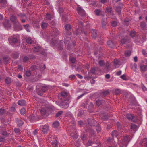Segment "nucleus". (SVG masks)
I'll return each mask as SVG.
<instances>
[{
    "instance_id": "f257e3e1",
    "label": "nucleus",
    "mask_w": 147,
    "mask_h": 147,
    "mask_svg": "<svg viewBox=\"0 0 147 147\" xmlns=\"http://www.w3.org/2000/svg\"><path fill=\"white\" fill-rule=\"evenodd\" d=\"M68 95V93L65 91H62L58 95L59 98L63 100L64 104L68 105L69 103V98L67 97Z\"/></svg>"
},
{
    "instance_id": "f03ea898",
    "label": "nucleus",
    "mask_w": 147,
    "mask_h": 147,
    "mask_svg": "<svg viewBox=\"0 0 147 147\" xmlns=\"http://www.w3.org/2000/svg\"><path fill=\"white\" fill-rule=\"evenodd\" d=\"M33 51L35 52H40L41 54L44 55L45 51L39 45H37L35 46L33 49Z\"/></svg>"
},
{
    "instance_id": "7ed1b4c3",
    "label": "nucleus",
    "mask_w": 147,
    "mask_h": 147,
    "mask_svg": "<svg viewBox=\"0 0 147 147\" xmlns=\"http://www.w3.org/2000/svg\"><path fill=\"white\" fill-rule=\"evenodd\" d=\"M64 43L66 46L68 47L71 46L72 44L73 45H75V44L72 42L71 40L70 37L66 36L64 38Z\"/></svg>"
},
{
    "instance_id": "20e7f679",
    "label": "nucleus",
    "mask_w": 147,
    "mask_h": 147,
    "mask_svg": "<svg viewBox=\"0 0 147 147\" xmlns=\"http://www.w3.org/2000/svg\"><path fill=\"white\" fill-rule=\"evenodd\" d=\"M65 30L64 33L68 36H69L71 34V27L69 24H67L65 26Z\"/></svg>"
},
{
    "instance_id": "39448f33",
    "label": "nucleus",
    "mask_w": 147,
    "mask_h": 147,
    "mask_svg": "<svg viewBox=\"0 0 147 147\" xmlns=\"http://www.w3.org/2000/svg\"><path fill=\"white\" fill-rule=\"evenodd\" d=\"M82 33H83L85 35H86L87 34L86 32L84 31L83 29H81L78 27L74 32V34L78 36H80Z\"/></svg>"
},
{
    "instance_id": "423d86ee",
    "label": "nucleus",
    "mask_w": 147,
    "mask_h": 147,
    "mask_svg": "<svg viewBox=\"0 0 147 147\" xmlns=\"http://www.w3.org/2000/svg\"><path fill=\"white\" fill-rule=\"evenodd\" d=\"M77 9L79 14L81 17H83L86 16V13L84 11L80 6H78Z\"/></svg>"
},
{
    "instance_id": "0eeeda50",
    "label": "nucleus",
    "mask_w": 147,
    "mask_h": 147,
    "mask_svg": "<svg viewBox=\"0 0 147 147\" xmlns=\"http://www.w3.org/2000/svg\"><path fill=\"white\" fill-rule=\"evenodd\" d=\"M51 109V107L47 104L45 107L41 108L40 111V113L42 115H45L46 113L47 110Z\"/></svg>"
},
{
    "instance_id": "6e6552de",
    "label": "nucleus",
    "mask_w": 147,
    "mask_h": 147,
    "mask_svg": "<svg viewBox=\"0 0 147 147\" xmlns=\"http://www.w3.org/2000/svg\"><path fill=\"white\" fill-rule=\"evenodd\" d=\"M68 127L70 130V132L71 133L74 134H76V130L75 128V125L73 123L71 125L68 126Z\"/></svg>"
},
{
    "instance_id": "1a4fd4ad",
    "label": "nucleus",
    "mask_w": 147,
    "mask_h": 147,
    "mask_svg": "<svg viewBox=\"0 0 147 147\" xmlns=\"http://www.w3.org/2000/svg\"><path fill=\"white\" fill-rule=\"evenodd\" d=\"M40 127V128H42L41 131L43 134H47L49 130V126L47 125L42 126Z\"/></svg>"
},
{
    "instance_id": "9d476101",
    "label": "nucleus",
    "mask_w": 147,
    "mask_h": 147,
    "mask_svg": "<svg viewBox=\"0 0 147 147\" xmlns=\"http://www.w3.org/2000/svg\"><path fill=\"white\" fill-rule=\"evenodd\" d=\"M10 20L13 24L16 25H19L20 23L17 20L16 17L14 15L10 17Z\"/></svg>"
},
{
    "instance_id": "9b49d317",
    "label": "nucleus",
    "mask_w": 147,
    "mask_h": 147,
    "mask_svg": "<svg viewBox=\"0 0 147 147\" xmlns=\"http://www.w3.org/2000/svg\"><path fill=\"white\" fill-rule=\"evenodd\" d=\"M51 33V36H55L59 35L60 34V32L57 28L53 29V30Z\"/></svg>"
},
{
    "instance_id": "f8f14e48",
    "label": "nucleus",
    "mask_w": 147,
    "mask_h": 147,
    "mask_svg": "<svg viewBox=\"0 0 147 147\" xmlns=\"http://www.w3.org/2000/svg\"><path fill=\"white\" fill-rule=\"evenodd\" d=\"M4 129H3L2 127H0V134H1L4 136L3 137H5V138L8 136L9 134L7 133L6 131H4L3 130Z\"/></svg>"
},
{
    "instance_id": "ddd939ff",
    "label": "nucleus",
    "mask_w": 147,
    "mask_h": 147,
    "mask_svg": "<svg viewBox=\"0 0 147 147\" xmlns=\"http://www.w3.org/2000/svg\"><path fill=\"white\" fill-rule=\"evenodd\" d=\"M88 124L91 126H94L96 124V123H97L96 121L91 118L88 119Z\"/></svg>"
},
{
    "instance_id": "4468645a",
    "label": "nucleus",
    "mask_w": 147,
    "mask_h": 147,
    "mask_svg": "<svg viewBox=\"0 0 147 147\" xmlns=\"http://www.w3.org/2000/svg\"><path fill=\"white\" fill-rule=\"evenodd\" d=\"M108 46L111 48H114L115 46V43L111 40H109L107 42Z\"/></svg>"
},
{
    "instance_id": "2eb2a0df",
    "label": "nucleus",
    "mask_w": 147,
    "mask_h": 147,
    "mask_svg": "<svg viewBox=\"0 0 147 147\" xmlns=\"http://www.w3.org/2000/svg\"><path fill=\"white\" fill-rule=\"evenodd\" d=\"M8 40L10 43H15L17 42L18 40L17 38L12 36L11 38H8Z\"/></svg>"
},
{
    "instance_id": "dca6fc26",
    "label": "nucleus",
    "mask_w": 147,
    "mask_h": 147,
    "mask_svg": "<svg viewBox=\"0 0 147 147\" xmlns=\"http://www.w3.org/2000/svg\"><path fill=\"white\" fill-rule=\"evenodd\" d=\"M16 121L18 127L21 126L24 124V122L20 119L16 118Z\"/></svg>"
},
{
    "instance_id": "f3484780",
    "label": "nucleus",
    "mask_w": 147,
    "mask_h": 147,
    "mask_svg": "<svg viewBox=\"0 0 147 147\" xmlns=\"http://www.w3.org/2000/svg\"><path fill=\"white\" fill-rule=\"evenodd\" d=\"M101 24L102 28L104 29H106L107 25L106 20L105 19H102Z\"/></svg>"
},
{
    "instance_id": "a211bd4d",
    "label": "nucleus",
    "mask_w": 147,
    "mask_h": 147,
    "mask_svg": "<svg viewBox=\"0 0 147 147\" xmlns=\"http://www.w3.org/2000/svg\"><path fill=\"white\" fill-rule=\"evenodd\" d=\"M140 26L143 30H146L147 29V25L144 22H142L140 23Z\"/></svg>"
},
{
    "instance_id": "6ab92c4d",
    "label": "nucleus",
    "mask_w": 147,
    "mask_h": 147,
    "mask_svg": "<svg viewBox=\"0 0 147 147\" xmlns=\"http://www.w3.org/2000/svg\"><path fill=\"white\" fill-rule=\"evenodd\" d=\"M38 117V116L36 114H32L30 116L29 119L32 122L36 119Z\"/></svg>"
},
{
    "instance_id": "aec40b11",
    "label": "nucleus",
    "mask_w": 147,
    "mask_h": 147,
    "mask_svg": "<svg viewBox=\"0 0 147 147\" xmlns=\"http://www.w3.org/2000/svg\"><path fill=\"white\" fill-rule=\"evenodd\" d=\"M140 69L142 72H144L147 70V64L142 65L140 66Z\"/></svg>"
},
{
    "instance_id": "412c9836",
    "label": "nucleus",
    "mask_w": 147,
    "mask_h": 147,
    "mask_svg": "<svg viewBox=\"0 0 147 147\" xmlns=\"http://www.w3.org/2000/svg\"><path fill=\"white\" fill-rule=\"evenodd\" d=\"M18 104L21 106H24L26 104V101L23 100H19L18 102Z\"/></svg>"
},
{
    "instance_id": "4be33fe9",
    "label": "nucleus",
    "mask_w": 147,
    "mask_h": 147,
    "mask_svg": "<svg viewBox=\"0 0 147 147\" xmlns=\"http://www.w3.org/2000/svg\"><path fill=\"white\" fill-rule=\"evenodd\" d=\"M91 36L94 39H95L97 36V35L96 31L94 29L92 30L91 31Z\"/></svg>"
},
{
    "instance_id": "5701e85b",
    "label": "nucleus",
    "mask_w": 147,
    "mask_h": 147,
    "mask_svg": "<svg viewBox=\"0 0 147 147\" xmlns=\"http://www.w3.org/2000/svg\"><path fill=\"white\" fill-rule=\"evenodd\" d=\"M113 64L114 66L117 68L119 67V66L121 64L119 61L118 60H114Z\"/></svg>"
},
{
    "instance_id": "b1692460",
    "label": "nucleus",
    "mask_w": 147,
    "mask_h": 147,
    "mask_svg": "<svg viewBox=\"0 0 147 147\" xmlns=\"http://www.w3.org/2000/svg\"><path fill=\"white\" fill-rule=\"evenodd\" d=\"M129 136L128 135H127L124 136L123 138V140L124 142H126L127 143L126 145H127L128 143L130 141L131 139H129Z\"/></svg>"
},
{
    "instance_id": "393cba45",
    "label": "nucleus",
    "mask_w": 147,
    "mask_h": 147,
    "mask_svg": "<svg viewBox=\"0 0 147 147\" xmlns=\"http://www.w3.org/2000/svg\"><path fill=\"white\" fill-rule=\"evenodd\" d=\"M87 132H88L89 134L91 136H93L94 135V131L92 129H88L86 130Z\"/></svg>"
},
{
    "instance_id": "a878e982",
    "label": "nucleus",
    "mask_w": 147,
    "mask_h": 147,
    "mask_svg": "<svg viewBox=\"0 0 147 147\" xmlns=\"http://www.w3.org/2000/svg\"><path fill=\"white\" fill-rule=\"evenodd\" d=\"M26 42L28 44H32L34 43V40L30 37L26 39Z\"/></svg>"
},
{
    "instance_id": "bb28decb",
    "label": "nucleus",
    "mask_w": 147,
    "mask_h": 147,
    "mask_svg": "<svg viewBox=\"0 0 147 147\" xmlns=\"http://www.w3.org/2000/svg\"><path fill=\"white\" fill-rule=\"evenodd\" d=\"M1 1H0V4L2 7H6L7 4L6 0H1Z\"/></svg>"
},
{
    "instance_id": "cd10ccee",
    "label": "nucleus",
    "mask_w": 147,
    "mask_h": 147,
    "mask_svg": "<svg viewBox=\"0 0 147 147\" xmlns=\"http://www.w3.org/2000/svg\"><path fill=\"white\" fill-rule=\"evenodd\" d=\"M3 24L5 27L7 28L10 27L11 26V24L7 21H5V22H4L3 23Z\"/></svg>"
},
{
    "instance_id": "c85d7f7f",
    "label": "nucleus",
    "mask_w": 147,
    "mask_h": 147,
    "mask_svg": "<svg viewBox=\"0 0 147 147\" xmlns=\"http://www.w3.org/2000/svg\"><path fill=\"white\" fill-rule=\"evenodd\" d=\"M3 60L4 63L6 64L8 63L9 58L8 56L4 57L3 58Z\"/></svg>"
},
{
    "instance_id": "c756f323",
    "label": "nucleus",
    "mask_w": 147,
    "mask_h": 147,
    "mask_svg": "<svg viewBox=\"0 0 147 147\" xmlns=\"http://www.w3.org/2000/svg\"><path fill=\"white\" fill-rule=\"evenodd\" d=\"M48 25V23L45 22H42L41 24V27L42 29H46Z\"/></svg>"
},
{
    "instance_id": "7c9ffc66",
    "label": "nucleus",
    "mask_w": 147,
    "mask_h": 147,
    "mask_svg": "<svg viewBox=\"0 0 147 147\" xmlns=\"http://www.w3.org/2000/svg\"><path fill=\"white\" fill-rule=\"evenodd\" d=\"M77 24V25L78 26V27L81 29H83L82 28L84 26V23L82 22L81 21H79L78 23Z\"/></svg>"
},
{
    "instance_id": "2f4dec72",
    "label": "nucleus",
    "mask_w": 147,
    "mask_h": 147,
    "mask_svg": "<svg viewBox=\"0 0 147 147\" xmlns=\"http://www.w3.org/2000/svg\"><path fill=\"white\" fill-rule=\"evenodd\" d=\"M48 90V87L46 86H42L41 88V90L44 93L46 92Z\"/></svg>"
},
{
    "instance_id": "473e14b6",
    "label": "nucleus",
    "mask_w": 147,
    "mask_h": 147,
    "mask_svg": "<svg viewBox=\"0 0 147 147\" xmlns=\"http://www.w3.org/2000/svg\"><path fill=\"white\" fill-rule=\"evenodd\" d=\"M58 142L55 140H53L52 143V144L53 147H58Z\"/></svg>"
},
{
    "instance_id": "72a5a7b5",
    "label": "nucleus",
    "mask_w": 147,
    "mask_h": 147,
    "mask_svg": "<svg viewBox=\"0 0 147 147\" xmlns=\"http://www.w3.org/2000/svg\"><path fill=\"white\" fill-rule=\"evenodd\" d=\"M129 23V20L127 18H125L124 21V24L128 26Z\"/></svg>"
},
{
    "instance_id": "f704fd0d",
    "label": "nucleus",
    "mask_w": 147,
    "mask_h": 147,
    "mask_svg": "<svg viewBox=\"0 0 147 147\" xmlns=\"http://www.w3.org/2000/svg\"><path fill=\"white\" fill-rule=\"evenodd\" d=\"M118 134L117 131L115 130L113 131L111 133V135L113 138L114 137H117Z\"/></svg>"
},
{
    "instance_id": "c9c22d12",
    "label": "nucleus",
    "mask_w": 147,
    "mask_h": 147,
    "mask_svg": "<svg viewBox=\"0 0 147 147\" xmlns=\"http://www.w3.org/2000/svg\"><path fill=\"white\" fill-rule=\"evenodd\" d=\"M94 12L95 14L97 16H99L100 14L102 15L103 16H104V14H100L101 12V10L99 9H97L94 11Z\"/></svg>"
},
{
    "instance_id": "e433bc0d",
    "label": "nucleus",
    "mask_w": 147,
    "mask_h": 147,
    "mask_svg": "<svg viewBox=\"0 0 147 147\" xmlns=\"http://www.w3.org/2000/svg\"><path fill=\"white\" fill-rule=\"evenodd\" d=\"M138 127L135 124H132L131 126V129L134 131H136L138 129Z\"/></svg>"
},
{
    "instance_id": "4c0bfd02",
    "label": "nucleus",
    "mask_w": 147,
    "mask_h": 147,
    "mask_svg": "<svg viewBox=\"0 0 147 147\" xmlns=\"http://www.w3.org/2000/svg\"><path fill=\"white\" fill-rule=\"evenodd\" d=\"M34 23L33 26L34 27L37 28H39L40 27L39 22L36 21H34Z\"/></svg>"
},
{
    "instance_id": "58836bf2",
    "label": "nucleus",
    "mask_w": 147,
    "mask_h": 147,
    "mask_svg": "<svg viewBox=\"0 0 147 147\" xmlns=\"http://www.w3.org/2000/svg\"><path fill=\"white\" fill-rule=\"evenodd\" d=\"M63 40H61L58 47L59 49L61 50L63 49V45H62V44H63Z\"/></svg>"
},
{
    "instance_id": "ea45409f",
    "label": "nucleus",
    "mask_w": 147,
    "mask_h": 147,
    "mask_svg": "<svg viewBox=\"0 0 147 147\" xmlns=\"http://www.w3.org/2000/svg\"><path fill=\"white\" fill-rule=\"evenodd\" d=\"M59 125V123L58 121H56L53 124V127L55 128H57Z\"/></svg>"
},
{
    "instance_id": "a19ab883",
    "label": "nucleus",
    "mask_w": 147,
    "mask_h": 147,
    "mask_svg": "<svg viewBox=\"0 0 147 147\" xmlns=\"http://www.w3.org/2000/svg\"><path fill=\"white\" fill-rule=\"evenodd\" d=\"M104 100H98L96 101V105L98 106H99L101 105L104 102Z\"/></svg>"
},
{
    "instance_id": "79ce46f5",
    "label": "nucleus",
    "mask_w": 147,
    "mask_h": 147,
    "mask_svg": "<svg viewBox=\"0 0 147 147\" xmlns=\"http://www.w3.org/2000/svg\"><path fill=\"white\" fill-rule=\"evenodd\" d=\"M106 10L107 12L110 13L112 15H114L113 13L112 12V8L110 7H108L106 8Z\"/></svg>"
},
{
    "instance_id": "37998d69",
    "label": "nucleus",
    "mask_w": 147,
    "mask_h": 147,
    "mask_svg": "<svg viewBox=\"0 0 147 147\" xmlns=\"http://www.w3.org/2000/svg\"><path fill=\"white\" fill-rule=\"evenodd\" d=\"M127 117L128 119L129 120H131L133 121H134L133 120L134 117L131 114H127Z\"/></svg>"
},
{
    "instance_id": "c03bdc74",
    "label": "nucleus",
    "mask_w": 147,
    "mask_h": 147,
    "mask_svg": "<svg viewBox=\"0 0 147 147\" xmlns=\"http://www.w3.org/2000/svg\"><path fill=\"white\" fill-rule=\"evenodd\" d=\"M137 64L134 63V65L132 66L131 67V68L135 72H136V69H137Z\"/></svg>"
},
{
    "instance_id": "a18cd8bd",
    "label": "nucleus",
    "mask_w": 147,
    "mask_h": 147,
    "mask_svg": "<svg viewBox=\"0 0 147 147\" xmlns=\"http://www.w3.org/2000/svg\"><path fill=\"white\" fill-rule=\"evenodd\" d=\"M121 7L120 6L117 7L116 8V12L119 14L121 13Z\"/></svg>"
},
{
    "instance_id": "49530a36",
    "label": "nucleus",
    "mask_w": 147,
    "mask_h": 147,
    "mask_svg": "<svg viewBox=\"0 0 147 147\" xmlns=\"http://www.w3.org/2000/svg\"><path fill=\"white\" fill-rule=\"evenodd\" d=\"M5 82L7 84H9L11 83V80L9 78L7 77L5 79Z\"/></svg>"
},
{
    "instance_id": "de8ad7c7",
    "label": "nucleus",
    "mask_w": 147,
    "mask_h": 147,
    "mask_svg": "<svg viewBox=\"0 0 147 147\" xmlns=\"http://www.w3.org/2000/svg\"><path fill=\"white\" fill-rule=\"evenodd\" d=\"M23 26L28 32H30V30L28 28L30 26L29 24H27L26 25H24Z\"/></svg>"
},
{
    "instance_id": "09e8293b",
    "label": "nucleus",
    "mask_w": 147,
    "mask_h": 147,
    "mask_svg": "<svg viewBox=\"0 0 147 147\" xmlns=\"http://www.w3.org/2000/svg\"><path fill=\"white\" fill-rule=\"evenodd\" d=\"M37 93L40 96H42L43 95V92L41 90L37 89Z\"/></svg>"
},
{
    "instance_id": "8fccbe9b",
    "label": "nucleus",
    "mask_w": 147,
    "mask_h": 147,
    "mask_svg": "<svg viewBox=\"0 0 147 147\" xmlns=\"http://www.w3.org/2000/svg\"><path fill=\"white\" fill-rule=\"evenodd\" d=\"M96 69L95 68H92L90 70V72L88 73L89 75L90 74H95V73Z\"/></svg>"
},
{
    "instance_id": "3c124183",
    "label": "nucleus",
    "mask_w": 147,
    "mask_h": 147,
    "mask_svg": "<svg viewBox=\"0 0 147 147\" xmlns=\"http://www.w3.org/2000/svg\"><path fill=\"white\" fill-rule=\"evenodd\" d=\"M81 139L83 141L86 139V136L85 135V134L84 133H83L82 134L81 136Z\"/></svg>"
},
{
    "instance_id": "603ef678",
    "label": "nucleus",
    "mask_w": 147,
    "mask_h": 147,
    "mask_svg": "<svg viewBox=\"0 0 147 147\" xmlns=\"http://www.w3.org/2000/svg\"><path fill=\"white\" fill-rule=\"evenodd\" d=\"M131 54V51H127L125 52V55L126 57L129 56Z\"/></svg>"
},
{
    "instance_id": "864d4df0",
    "label": "nucleus",
    "mask_w": 147,
    "mask_h": 147,
    "mask_svg": "<svg viewBox=\"0 0 147 147\" xmlns=\"http://www.w3.org/2000/svg\"><path fill=\"white\" fill-rule=\"evenodd\" d=\"M117 25V22L115 21H113L111 22V25L113 27H116Z\"/></svg>"
},
{
    "instance_id": "5fc2aeb1",
    "label": "nucleus",
    "mask_w": 147,
    "mask_h": 147,
    "mask_svg": "<svg viewBox=\"0 0 147 147\" xmlns=\"http://www.w3.org/2000/svg\"><path fill=\"white\" fill-rule=\"evenodd\" d=\"M98 63L100 66H103L105 65L104 62L102 60H100L98 61Z\"/></svg>"
},
{
    "instance_id": "6e6d98bb",
    "label": "nucleus",
    "mask_w": 147,
    "mask_h": 147,
    "mask_svg": "<svg viewBox=\"0 0 147 147\" xmlns=\"http://www.w3.org/2000/svg\"><path fill=\"white\" fill-rule=\"evenodd\" d=\"M29 58L27 56H25L23 59V61L25 63H27L28 62L29 60Z\"/></svg>"
},
{
    "instance_id": "4d7b16f0",
    "label": "nucleus",
    "mask_w": 147,
    "mask_h": 147,
    "mask_svg": "<svg viewBox=\"0 0 147 147\" xmlns=\"http://www.w3.org/2000/svg\"><path fill=\"white\" fill-rule=\"evenodd\" d=\"M46 18H47V20H50L51 19V18H52L51 15L48 13H47L46 15Z\"/></svg>"
},
{
    "instance_id": "13d9d810",
    "label": "nucleus",
    "mask_w": 147,
    "mask_h": 147,
    "mask_svg": "<svg viewBox=\"0 0 147 147\" xmlns=\"http://www.w3.org/2000/svg\"><path fill=\"white\" fill-rule=\"evenodd\" d=\"M31 74V72L30 70H28L26 71L25 74L27 76L29 77L30 76Z\"/></svg>"
},
{
    "instance_id": "bf43d9fd",
    "label": "nucleus",
    "mask_w": 147,
    "mask_h": 147,
    "mask_svg": "<svg viewBox=\"0 0 147 147\" xmlns=\"http://www.w3.org/2000/svg\"><path fill=\"white\" fill-rule=\"evenodd\" d=\"M98 41L100 44H102L103 43V39L101 36L99 37L98 38Z\"/></svg>"
},
{
    "instance_id": "052dcab7",
    "label": "nucleus",
    "mask_w": 147,
    "mask_h": 147,
    "mask_svg": "<svg viewBox=\"0 0 147 147\" xmlns=\"http://www.w3.org/2000/svg\"><path fill=\"white\" fill-rule=\"evenodd\" d=\"M96 131L98 132H100L101 130V128L100 126L98 125L96 126Z\"/></svg>"
},
{
    "instance_id": "680f3d73",
    "label": "nucleus",
    "mask_w": 147,
    "mask_h": 147,
    "mask_svg": "<svg viewBox=\"0 0 147 147\" xmlns=\"http://www.w3.org/2000/svg\"><path fill=\"white\" fill-rule=\"evenodd\" d=\"M135 34L136 32L134 31H131L130 33V35L132 38L135 37Z\"/></svg>"
},
{
    "instance_id": "e2e57ef3",
    "label": "nucleus",
    "mask_w": 147,
    "mask_h": 147,
    "mask_svg": "<svg viewBox=\"0 0 147 147\" xmlns=\"http://www.w3.org/2000/svg\"><path fill=\"white\" fill-rule=\"evenodd\" d=\"M66 115L67 116H68L71 118L73 117L72 115L70 112H67L66 114Z\"/></svg>"
},
{
    "instance_id": "0e129e2a",
    "label": "nucleus",
    "mask_w": 147,
    "mask_h": 147,
    "mask_svg": "<svg viewBox=\"0 0 147 147\" xmlns=\"http://www.w3.org/2000/svg\"><path fill=\"white\" fill-rule=\"evenodd\" d=\"M63 111H59L56 115V117H58L61 115L63 113Z\"/></svg>"
},
{
    "instance_id": "69168bd1",
    "label": "nucleus",
    "mask_w": 147,
    "mask_h": 147,
    "mask_svg": "<svg viewBox=\"0 0 147 147\" xmlns=\"http://www.w3.org/2000/svg\"><path fill=\"white\" fill-rule=\"evenodd\" d=\"M26 110L24 108H22L20 110V113L22 114H24L25 113Z\"/></svg>"
},
{
    "instance_id": "338daca9",
    "label": "nucleus",
    "mask_w": 147,
    "mask_h": 147,
    "mask_svg": "<svg viewBox=\"0 0 147 147\" xmlns=\"http://www.w3.org/2000/svg\"><path fill=\"white\" fill-rule=\"evenodd\" d=\"M127 42V40L125 38H123L121 40L120 42L121 44H123Z\"/></svg>"
},
{
    "instance_id": "774afa93",
    "label": "nucleus",
    "mask_w": 147,
    "mask_h": 147,
    "mask_svg": "<svg viewBox=\"0 0 147 147\" xmlns=\"http://www.w3.org/2000/svg\"><path fill=\"white\" fill-rule=\"evenodd\" d=\"M17 16L20 18L24 17L26 16V15L25 14L22 13L18 14Z\"/></svg>"
}]
</instances>
